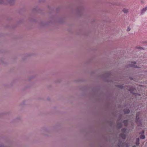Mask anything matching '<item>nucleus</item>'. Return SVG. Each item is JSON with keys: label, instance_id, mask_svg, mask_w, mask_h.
<instances>
[{"label": "nucleus", "instance_id": "3", "mask_svg": "<svg viewBox=\"0 0 147 147\" xmlns=\"http://www.w3.org/2000/svg\"><path fill=\"white\" fill-rule=\"evenodd\" d=\"M147 9V7H145L143 8L141 10V13H144Z\"/></svg>", "mask_w": 147, "mask_h": 147}, {"label": "nucleus", "instance_id": "9", "mask_svg": "<svg viewBox=\"0 0 147 147\" xmlns=\"http://www.w3.org/2000/svg\"><path fill=\"white\" fill-rule=\"evenodd\" d=\"M6 0H0V3H3Z\"/></svg>", "mask_w": 147, "mask_h": 147}, {"label": "nucleus", "instance_id": "6", "mask_svg": "<svg viewBox=\"0 0 147 147\" xmlns=\"http://www.w3.org/2000/svg\"><path fill=\"white\" fill-rule=\"evenodd\" d=\"M120 136L123 139H125V136L124 134H121Z\"/></svg>", "mask_w": 147, "mask_h": 147}, {"label": "nucleus", "instance_id": "10", "mask_svg": "<svg viewBox=\"0 0 147 147\" xmlns=\"http://www.w3.org/2000/svg\"><path fill=\"white\" fill-rule=\"evenodd\" d=\"M129 112V111L128 109L126 111H125V112L126 113H128Z\"/></svg>", "mask_w": 147, "mask_h": 147}, {"label": "nucleus", "instance_id": "12", "mask_svg": "<svg viewBox=\"0 0 147 147\" xmlns=\"http://www.w3.org/2000/svg\"><path fill=\"white\" fill-rule=\"evenodd\" d=\"M137 116H136V119H137L138 118V117L137 116Z\"/></svg>", "mask_w": 147, "mask_h": 147}, {"label": "nucleus", "instance_id": "13", "mask_svg": "<svg viewBox=\"0 0 147 147\" xmlns=\"http://www.w3.org/2000/svg\"><path fill=\"white\" fill-rule=\"evenodd\" d=\"M141 47H139L138 48L139 49H141Z\"/></svg>", "mask_w": 147, "mask_h": 147}, {"label": "nucleus", "instance_id": "14", "mask_svg": "<svg viewBox=\"0 0 147 147\" xmlns=\"http://www.w3.org/2000/svg\"><path fill=\"white\" fill-rule=\"evenodd\" d=\"M132 147H136V146H134Z\"/></svg>", "mask_w": 147, "mask_h": 147}, {"label": "nucleus", "instance_id": "7", "mask_svg": "<svg viewBox=\"0 0 147 147\" xmlns=\"http://www.w3.org/2000/svg\"><path fill=\"white\" fill-rule=\"evenodd\" d=\"M139 139L138 138V139H137V140H136V145H139Z\"/></svg>", "mask_w": 147, "mask_h": 147}, {"label": "nucleus", "instance_id": "1", "mask_svg": "<svg viewBox=\"0 0 147 147\" xmlns=\"http://www.w3.org/2000/svg\"><path fill=\"white\" fill-rule=\"evenodd\" d=\"M131 66L134 67H138L137 65H136V63L135 62H132L131 63ZM139 67L140 68L141 67Z\"/></svg>", "mask_w": 147, "mask_h": 147}, {"label": "nucleus", "instance_id": "5", "mask_svg": "<svg viewBox=\"0 0 147 147\" xmlns=\"http://www.w3.org/2000/svg\"><path fill=\"white\" fill-rule=\"evenodd\" d=\"M127 120H124L123 121V123L124 124V125L125 126H126L127 125Z\"/></svg>", "mask_w": 147, "mask_h": 147}, {"label": "nucleus", "instance_id": "4", "mask_svg": "<svg viewBox=\"0 0 147 147\" xmlns=\"http://www.w3.org/2000/svg\"><path fill=\"white\" fill-rule=\"evenodd\" d=\"M14 0H8V3L11 5H12L14 2Z\"/></svg>", "mask_w": 147, "mask_h": 147}, {"label": "nucleus", "instance_id": "2", "mask_svg": "<svg viewBox=\"0 0 147 147\" xmlns=\"http://www.w3.org/2000/svg\"><path fill=\"white\" fill-rule=\"evenodd\" d=\"M123 12L125 13H127L128 12V9L126 8H124L123 10Z\"/></svg>", "mask_w": 147, "mask_h": 147}, {"label": "nucleus", "instance_id": "8", "mask_svg": "<svg viewBox=\"0 0 147 147\" xmlns=\"http://www.w3.org/2000/svg\"><path fill=\"white\" fill-rule=\"evenodd\" d=\"M140 138H141L142 139H144L145 138V136L144 135H142L140 136Z\"/></svg>", "mask_w": 147, "mask_h": 147}, {"label": "nucleus", "instance_id": "11", "mask_svg": "<svg viewBox=\"0 0 147 147\" xmlns=\"http://www.w3.org/2000/svg\"><path fill=\"white\" fill-rule=\"evenodd\" d=\"M130 29H131L129 27H128L127 28V31H129L130 30Z\"/></svg>", "mask_w": 147, "mask_h": 147}]
</instances>
